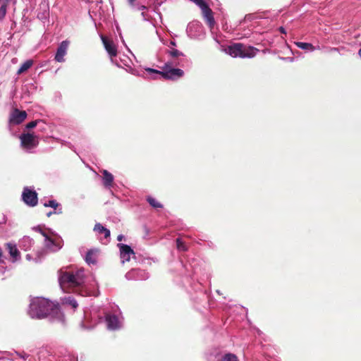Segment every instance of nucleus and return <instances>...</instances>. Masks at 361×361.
Listing matches in <instances>:
<instances>
[{"label":"nucleus","instance_id":"obj_1","mask_svg":"<svg viewBox=\"0 0 361 361\" xmlns=\"http://www.w3.org/2000/svg\"><path fill=\"white\" fill-rule=\"evenodd\" d=\"M59 312L58 305L47 298L37 297L31 300L28 314L32 318L42 319L50 314H57Z\"/></svg>","mask_w":361,"mask_h":361},{"label":"nucleus","instance_id":"obj_2","mask_svg":"<svg viewBox=\"0 0 361 361\" xmlns=\"http://www.w3.org/2000/svg\"><path fill=\"white\" fill-rule=\"evenodd\" d=\"M59 283L63 291L68 288L82 286L85 283V269L83 268L73 271L60 269L59 271Z\"/></svg>","mask_w":361,"mask_h":361},{"label":"nucleus","instance_id":"obj_3","mask_svg":"<svg viewBox=\"0 0 361 361\" xmlns=\"http://www.w3.org/2000/svg\"><path fill=\"white\" fill-rule=\"evenodd\" d=\"M176 66L165 63L162 67V71L152 68H147L145 71L151 75L152 79H157L158 75H160L165 80H176L184 75V71L180 68H176Z\"/></svg>","mask_w":361,"mask_h":361},{"label":"nucleus","instance_id":"obj_4","mask_svg":"<svg viewBox=\"0 0 361 361\" xmlns=\"http://www.w3.org/2000/svg\"><path fill=\"white\" fill-rule=\"evenodd\" d=\"M186 33L188 37L196 40H202L206 35L202 24L197 20H193L188 25Z\"/></svg>","mask_w":361,"mask_h":361},{"label":"nucleus","instance_id":"obj_5","mask_svg":"<svg viewBox=\"0 0 361 361\" xmlns=\"http://www.w3.org/2000/svg\"><path fill=\"white\" fill-rule=\"evenodd\" d=\"M195 4L201 10L204 18L206 20L209 27L212 28L215 24L213 12L204 0H189Z\"/></svg>","mask_w":361,"mask_h":361},{"label":"nucleus","instance_id":"obj_6","mask_svg":"<svg viewBox=\"0 0 361 361\" xmlns=\"http://www.w3.org/2000/svg\"><path fill=\"white\" fill-rule=\"evenodd\" d=\"M21 196L24 203L29 207H35L38 203L37 193L34 188L24 187Z\"/></svg>","mask_w":361,"mask_h":361},{"label":"nucleus","instance_id":"obj_7","mask_svg":"<svg viewBox=\"0 0 361 361\" xmlns=\"http://www.w3.org/2000/svg\"><path fill=\"white\" fill-rule=\"evenodd\" d=\"M166 53L169 57L168 61L166 63H169V65L181 66L183 63V58L185 57V54L174 48H171L166 50Z\"/></svg>","mask_w":361,"mask_h":361},{"label":"nucleus","instance_id":"obj_8","mask_svg":"<svg viewBox=\"0 0 361 361\" xmlns=\"http://www.w3.org/2000/svg\"><path fill=\"white\" fill-rule=\"evenodd\" d=\"M21 145L27 151H30L38 145V141L35 135L30 133H23L20 137Z\"/></svg>","mask_w":361,"mask_h":361},{"label":"nucleus","instance_id":"obj_9","mask_svg":"<svg viewBox=\"0 0 361 361\" xmlns=\"http://www.w3.org/2000/svg\"><path fill=\"white\" fill-rule=\"evenodd\" d=\"M125 277L128 281H144L149 279V275L145 270L140 269H132L126 274Z\"/></svg>","mask_w":361,"mask_h":361},{"label":"nucleus","instance_id":"obj_10","mask_svg":"<svg viewBox=\"0 0 361 361\" xmlns=\"http://www.w3.org/2000/svg\"><path fill=\"white\" fill-rule=\"evenodd\" d=\"M27 113L25 111H20L18 109H15L9 116V124L17 126L22 123L27 118Z\"/></svg>","mask_w":361,"mask_h":361},{"label":"nucleus","instance_id":"obj_11","mask_svg":"<svg viewBox=\"0 0 361 361\" xmlns=\"http://www.w3.org/2000/svg\"><path fill=\"white\" fill-rule=\"evenodd\" d=\"M117 246L119 248L120 258L122 264H124L126 262L130 261L131 256H134L135 255L133 250L128 245L123 243H118Z\"/></svg>","mask_w":361,"mask_h":361},{"label":"nucleus","instance_id":"obj_12","mask_svg":"<svg viewBox=\"0 0 361 361\" xmlns=\"http://www.w3.org/2000/svg\"><path fill=\"white\" fill-rule=\"evenodd\" d=\"M111 63H113L114 64H115L116 66H118L119 68L126 67L130 69H132L131 68V65L133 64L132 60L130 59L129 56H128L127 55H126L124 54H119L118 56L117 54L116 56L114 57L111 60Z\"/></svg>","mask_w":361,"mask_h":361},{"label":"nucleus","instance_id":"obj_13","mask_svg":"<svg viewBox=\"0 0 361 361\" xmlns=\"http://www.w3.org/2000/svg\"><path fill=\"white\" fill-rule=\"evenodd\" d=\"M105 321L108 329L111 331L118 330L122 326V323L118 316L108 314L105 317Z\"/></svg>","mask_w":361,"mask_h":361},{"label":"nucleus","instance_id":"obj_14","mask_svg":"<svg viewBox=\"0 0 361 361\" xmlns=\"http://www.w3.org/2000/svg\"><path fill=\"white\" fill-rule=\"evenodd\" d=\"M100 37L103 42L105 50L108 53V54L111 59V61L118 54L117 47H116V44L112 41L109 40L104 35H101Z\"/></svg>","mask_w":361,"mask_h":361},{"label":"nucleus","instance_id":"obj_15","mask_svg":"<svg viewBox=\"0 0 361 361\" xmlns=\"http://www.w3.org/2000/svg\"><path fill=\"white\" fill-rule=\"evenodd\" d=\"M243 49H244V45L243 44L235 43L228 46L226 51L233 58L240 57L245 59V56H249V55H242Z\"/></svg>","mask_w":361,"mask_h":361},{"label":"nucleus","instance_id":"obj_16","mask_svg":"<svg viewBox=\"0 0 361 361\" xmlns=\"http://www.w3.org/2000/svg\"><path fill=\"white\" fill-rule=\"evenodd\" d=\"M68 44L69 42L68 40L62 41L59 44L54 58L57 62L61 63L65 61L64 56L67 53Z\"/></svg>","mask_w":361,"mask_h":361},{"label":"nucleus","instance_id":"obj_17","mask_svg":"<svg viewBox=\"0 0 361 361\" xmlns=\"http://www.w3.org/2000/svg\"><path fill=\"white\" fill-rule=\"evenodd\" d=\"M99 250L97 248L90 249L85 257V261L88 265H94L97 262V254Z\"/></svg>","mask_w":361,"mask_h":361},{"label":"nucleus","instance_id":"obj_18","mask_svg":"<svg viewBox=\"0 0 361 361\" xmlns=\"http://www.w3.org/2000/svg\"><path fill=\"white\" fill-rule=\"evenodd\" d=\"M93 230L99 234H104V240H105V241L102 242V243L106 244L107 243H109L111 235L109 229L102 226L100 223H97L94 225Z\"/></svg>","mask_w":361,"mask_h":361},{"label":"nucleus","instance_id":"obj_19","mask_svg":"<svg viewBox=\"0 0 361 361\" xmlns=\"http://www.w3.org/2000/svg\"><path fill=\"white\" fill-rule=\"evenodd\" d=\"M44 246L47 249L56 252L61 249V245L56 243L52 238H51L48 235L44 237Z\"/></svg>","mask_w":361,"mask_h":361},{"label":"nucleus","instance_id":"obj_20","mask_svg":"<svg viewBox=\"0 0 361 361\" xmlns=\"http://www.w3.org/2000/svg\"><path fill=\"white\" fill-rule=\"evenodd\" d=\"M49 8L48 4L40 5L39 11L37 13V18L42 21H44L49 18Z\"/></svg>","mask_w":361,"mask_h":361},{"label":"nucleus","instance_id":"obj_21","mask_svg":"<svg viewBox=\"0 0 361 361\" xmlns=\"http://www.w3.org/2000/svg\"><path fill=\"white\" fill-rule=\"evenodd\" d=\"M103 184L106 188H110L112 186L114 182V176L106 170H103Z\"/></svg>","mask_w":361,"mask_h":361},{"label":"nucleus","instance_id":"obj_22","mask_svg":"<svg viewBox=\"0 0 361 361\" xmlns=\"http://www.w3.org/2000/svg\"><path fill=\"white\" fill-rule=\"evenodd\" d=\"M33 240L29 236H24L19 241V247L25 251L30 250L33 245Z\"/></svg>","mask_w":361,"mask_h":361},{"label":"nucleus","instance_id":"obj_23","mask_svg":"<svg viewBox=\"0 0 361 361\" xmlns=\"http://www.w3.org/2000/svg\"><path fill=\"white\" fill-rule=\"evenodd\" d=\"M8 252L13 258V262H16L20 259V252L15 244L8 243L6 244Z\"/></svg>","mask_w":361,"mask_h":361},{"label":"nucleus","instance_id":"obj_24","mask_svg":"<svg viewBox=\"0 0 361 361\" xmlns=\"http://www.w3.org/2000/svg\"><path fill=\"white\" fill-rule=\"evenodd\" d=\"M294 44L297 46V47L310 52H312L316 49H319V46L314 47L311 43L308 42H295Z\"/></svg>","mask_w":361,"mask_h":361},{"label":"nucleus","instance_id":"obj_25","mask_svg":"<svg viewBox=\"0 0 361 361\" xmlns=\"http://www.w3.org/2000/svg\"><path fill=\"white\" fill-rule=\"evenodd\" d=\"M258 51L259 50L254 47L244 45V49H243L242 55H249V56H245V58H253L254 56H255Z\"/></svg>","mask_w":361,"mask_h":361},{"label":"nucleus","instance_id":"obj_26","mask_svg":"<svg viewBox=\"0 0 361 361\" xmlns=\"http://www.w3.org/2000/svg\"><path fill=\"white\" fill-rule=\"evenodd\" d=\"M62 304L64 305L71 306L73 310H75L78 306L77 300L71 296L65 297L63 298Z\"/></svg>","mask_w":361,"mask_h":361},{"label":"nucleus","instance_id":"obj_27","mask_svg":"<svg viewBox=\"0 0 361 361\" xmlns=\"http://www.w3.org/2000/svg\"><path fill=\"white\" fill-rule=\"evenodd\" d=\"M36 257L33 258L30 254H27L25 258L27 260L30 261L33 259L35 262H41L42 259L44 257L45 255V251L44 250H41L37 252Z\"/></svg>","mask_w":361,"mask_h":361},{"label":"nucleus","instance_id":"obj_28","mask_svg":"<svg viewBox=\"0 0 361 361\" xmlns=\"http://www.w3.org/2000/svg\"><path fill=\"white\" fill-rule=\"evenodd\" d=\"M185 269L188 271H189L190 269H191L192 273L188 274L189 276H191L197 275L199 274V272H200V271H201L200 267L196 264H190L189 265H186Z\"/></svg>","mask_w":361,"mask_h":361},{"label":"nucleus","instance_id":"obj_29","mask_svg":"<svg viewBox=\"0 0 361 361\" xmlns=\"http://www.w3.org/2000/svg\"><path fill=\"white\" fill-rule=\"evenodd\" d=\"M33 64V61L32 60H27L25 61L19 68V69L17 71L18 74H21L23 72L28 70Z\"/></svg>","mask_w":361,"mask_h":361},{"label":"nucleus","instance_id":"obj_30","mask_svg":"<svg viewBox=\"0 0 361 361\" xmlns=\"http://www.w3.org/2000/svg\"><path fill=\"white\" fill-rule=\"evenodd\" d=\"M147 201L151 207L155 209H161L163 207L162 204L159 202L155 198L148 196L147 197Z\"/></svg>","mask_w":361,"mask_h":361},{"label":"nucleus","instance_id":"obj_31","mask_svg":"<svg viewBox=\"0 0 361 361\" xmlns=\"http://www.w3.org/2000/svg\"><path fill=\"white\" fill-rule=\"evenodd\" d=\"M44 207H51L54 209H58L59 207H61L55 200H49L47 202L43 203Z\"/></svg>","mask_w":361,"mask_h":361},{"label":"nucleus","instance_id":"obj_32","mask_svg":"<svg viewBox=\"0 0 361 361\" xmlns=\"http://www.w3.org/2000/svg\"><path fill=\"white\" fill-rule=\"evenodd\" d=\"M219 361H238V359L234 354L226 353Z\"/></svg>","mask_w":361,"mask_h":361},{"label":"nucleus","instance_id":"obj_33","mask_svg":"<svg viewBox=\"0 0 361 361\" xmlns=\"http://www.w3.org/2000/svg\"><path fill=\"white\" fill-rule=\"evenodd\" d=\"M7 3L6 1L1 2L0 0V20L3 19L6 16Z\"/></svg>","mask_w":361,"mask_h":361},{"label":"nucleus","instance_id":"obj_34","mask_svg":"<svg viewBox=\"0 0 361 361\" xmlns=\"http://www.w3.org/2000/svg\"><path fill=\"white\" fill-rule=\"evenodd\" d=\"M176 247L178 250L180 251H186L187 250V246L185 245V243L181 240L180 238L176 239Z\"/></svg>","mask_w":361,"mask_h":361},{"label":"nucleus","instance_id":"obj_35","mask_svg":"<svg viewBox=\"0 0 361 361\" xmlns=\"http://www.w3.org/2000/svg\"><path fill=\"white\" fill-rule=\"evenodd\" d=\"M61 213H62V207H59L58 209H54V211H53V212H49L47 214V216L48 217H50L53 214H60Z\"/></svg>","mask_w":361,"mask_h":361},{"label":"nucleus","instance_id":"obj_36","mask_svg":"<svg viewBox=\"0 0 361 361\" xmlns=\"http://www.w3.org/2000/svg\"><path fill=\"white\" fill-rule=\"evenodd\" d=\"M33 230L37 231V232H39L40 234H42V236H44V238L48 235L44 231H43L42 229V228L40 226H35L33 228Z\"/></svg>","mask_w":361,"mask_h":361},{"label":"nucleus","instance_id":"obj_37","mask_svg":"<svg viewBox=\"0 0 361 361\" xmlns=\"http://www.w3.org/2000/svg\"><path fill=\"white\" fill-rule=\"evenodd\" d=\"M37 121H32L26 124V128L28 130L32 129V128H35L37 126Z\"/></svg>","mask_w":361,"mask_h":361},{"label":"nucleus","instance_id":"obj_38","mask_svg":"<svg viewBox=\"0 0 361 361\" xmlns=\"http://www.w3.org/2000/svg\"><path fill=\"white\" fill-rule=\"evenodd\" d=\"M159 39H160V41L164 44H166L169 47H170V49L171 48V47H175L176 45V41L174 40H171L169 43V44H167L166 42L159 37Z\"/></svg>","mask_w":361,"mask_h":361},{"label":"nucleus","instance_id":"obj_39","mask_svg":"<svg viewBox=\"0 0 361 361\" xmlns=\"http://www.w3.org/2000/svg\"><path fill=\"white\" fill-rule=\"evenodd\" d=\"M6 269V267L5 266V262H0V276L4 275Z\"/></svg>","mask_w":361,"mask_h":361},{"label":"nucleus","instance_id":"obj_40","mask_svg":"<svg viewBox=\"0 0 361 361\" xmlns=\"http://www.w3.org/2000/svg\"><path fill=\"white\" fill-rule=\"evenodd\" d=\"M17 355H18L20 357L23 358V360H25V359L29 356V355H28L26 353H25V352L18 353H17Z\"/></svg>","mask_w":361,"mask_h":361},{"label":"nucleus","instance_id":"obj_41","mask_svg":"<svg viewBox=\"0 0 361 361\" xmlns=\"http://www.w3.org/2000/svg\"><path fill=\"white\" fill-rule=\"evenodd\" d=\"M6 217L4 214H2L1 216L0 224H6Z\"/></svg>","mask_w":361,"mask_h":361},{"label":"nucleus","instance_id":"obj_42","mask_svg":"<svg viewBox=\"0 0 361 361\" xmlns=\"http://www.w3.org/2000/svg\"><path fill=\"white\" fill-rule=\"evenodd\" d=\"M281 59L289 62H293L295 59L293 57H283Z\"/></svg>","mask_w":361,"mask_h":361},{"label":"nucleus","instance_id":"obj_43","mask_svg":"<svg viewBox=\"0 0 361 361\" xmlns=\"http://www.w3.org/2000/svg\"><path fill=\"white\" fill-rule=\"evenodd\" d=\"M125 239V236L123 234H120L117 236V240L121 242Z\"/></svg>","mask_w":361,"mask_h":361},{"label":"nucleus","instance_id":"obj_44","mask_svg":"<svg viewBox=\"0 0 361 361\" xmlns=\"http://www.w3.org/2000/svg\"><path fill=\"white\" fill-rule=\"evenodd\" d=\"M279 31H280L281 33H283V34H286V30H285V28L283 27H279Z\"/></svg>","mask_w":361,"mask_h":361},{"label":"nucleus","instance_id":"obj_45","mask_svg":"<svg viewBox=\"0 0 361 361\" xmlns=\"http://www.w3.org/2000/svg\"><path fill=\"white\" fill-rule=\"evenodd\" d=\"M73 358L71 359V361H78V356L76 355H73Z\"/></svg>","mask_w":361,"mask_h":361},{"label":"nucleus","instance_id":"obj_46","mask_svg":"<svg viewBox=\"0 0 361 361\" xmlns=\"http://www.w3.org/2000/svg\"><path fill=\"white\" fill-rule=\"evenodd\" d=\"M128 1L130 6H133L135 0H128Z\"/></svg>","mask_w":361,"mask_h":361},{"label":"nucleus","instance_id":"obj_47","mask_svg":"<svg viewBox=\"0 0 361 361\" xmlns=\"http://www.w3.org/2000/svg\"><path fill=\"white\" fill-rule=\"evenodd\" d=\"M146 8H147V7H146L145 6H141L139 8V9H140V10H145V9H146Z\"/></svg>","mask_w":361,"mask_h":361},{"label":"nucleus","instance_id":"obj_48","mask_svg":"<svg viewBox=\"0 0 361 361\" xmlns=\"http://www.w3.org/2000/svg\"><path fill=\"white\" fill-rule=\"evenodd\" d=\"M1 256H2V252H1V250H0V262H4L3 259H1Z\"/></svg>","mask_w":361,"mask_h":361},{"label":"nucleus","instance_id":"obj_49","mask_svg":"<svg viewBox=\"0 0 361 361\" xmlns=\"http://www.w3.org/2000/svg\"><path fill=\"white\" fill-rule=\"evenodd\" d=\"M358 55L361 58V48L358 51Z\"/></svg>","mask_w":361,"mask_h":361},{"label":"nucleus","instance_id":"obj_50","mask_svg":"<svg viewBox=\"0 0 361 361\" xmlns=\"http://www.w3.org/2000/svg\"><path fill=\"white\" fill-rule=\"evenodd\" d=\"M331 50H333V51H337V50H338V48L334 47V48H332V49H331Z\"/></svg>","mask_w":361,"mask_h":361},{"label":"nucleus","instance_id":"obj_51","mask_svg":"<svg viewBox=\"0 0 361 361\" xmlns=\"http://www.w3.org/2000/svg\"><path fill=\"white\" fill-rule=\"evenodd\" d=\"M257 332H258V334H259V335H260V334H261V333H262V332L260 331V330H257Z\"/></svg>","mask_w":361,"mask_h":361},{"label":"nucleus","instance_id":"obj_52","mask_svg":"<svg viewBox=\"0 0 361 361\" xmlns=\"http://www.w3.org/2000/svg\"><path fill=\"white\" fill-rule=\"evenodd\" d=\"M216 293H217L218 294H219V295L221 294V293H220V291H219V290H216Z\"/></svg>","mask_w":361,"mask_h":361},{"label":"nucleus","instance_id":"obj_53","mask_svg":"<svg viewBox=\"0 0 361 361\" xmlns=\"http://www.w3.org/2000/svg\"><path fill=\"white\" fill-rule=\"evenodd\" d=\"M157 57H158L159 59H160V55H159V54H157Z\"/></svg>","mask_w":361,"mask_h":361},{"label":"nucleus","instance_id":"obj_54","mask_svg":"<svg viewBox=\"0 0 361 361\" xmlns=\"http://www.w3.org/2000/svg\"><path fill=\"white\" fill-rule=\"evenodd\" d=\"M6 2H9L11 0H4Z\"/></svg>","mask_w":361,"mask_h":361}]
</instances>
